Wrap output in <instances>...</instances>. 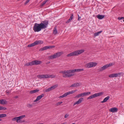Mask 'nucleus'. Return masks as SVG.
Instances as JSON below:
<instances>
[{"instance_id": "2eb2a0df", "label": "nucleus", "mask_w": 124, "mask_h": 124, "mask_svg": "<svg viewBox=\"0 0 124 124\" xmlns=\"http://www.w3.org/2000/svg\"><path fill=\"white\" fill-rule=\"evenodd\" d=\"M117 110L118 109L117 108L115 107L112 108H110L109 110V111H110L112 112H116L117 111Z\"/></svg>"}, {"instance_id": "393cba45", "label": "nucleus", "mask_w": 124, "mask_h": 124, "mask_svg": "<svg viewBox=\"0 0 124 124\" xmlns=\"http://www.w3.org/2000/svg\"><path fill=\"white\" fill-rule=\"evenodd\" d=\"M44 75H37V77L39 79L42 78H45Z\"/></svg>"}, {"instance_id": "ea45409f", "label": "nucleus", "mask_w": 124, "mask_h": 124, "mask_svg": "<svg viewBox=\"0 0 124 124\" xmlns=\"http://www.w3.org/2000/svg\"><path fill=\"white\" fill-rule=\"evenodd\" d=\"M76 87V86L75 84V83L72 84L70 86V87Z\"/></svg>"}, {"instance_id": "49530a36", "label": "nucleus", "mask_w": 124, "mask_h": 124, "mask_svg": "<svg viewBox=\"0 0 124 124\" xmlns=\"http://www.w3.org/2000/svg\"><path fill=\"white\" fill-rule=\"evenodd\" d=\"M6 92L8 94L9 93V92L8 90H7L6 91Z\"/></svg>"}, {"instance_id": "c85d7f7f", "label": "nucleus", "mask_w": 124, "mask_h": 124, "mask_svg": "<svg viewBox=\"0 0 124 124\" xmlns=\"http://www.w3.org/2000/svg\"><path fill=\"white\" fill-rule=\"evenodd\" d=\"M115 63H111L106 65L107 68L114 65Z\"/></svg>"}, {"instance_id": "58836bf2", "label": "nucleus", "mask_w": 124, "mask_h": 124, "mask_svg": "<svg viewBox=\"0 0 124 124\" xmlns=\"http://www.w3.org/2000/svg\"><path fill=\"white\" fill-rule=\"evenodd\" d=\"M62 103V101H61V102H58V103H57L56 104V105L57 106H58V105L61 104Z\"/></svg>"}, {"instance_id": "4c0bfd02", "label": "nucleus", "mask_w": 124, "mask_h": 124, "mask_svg": "<svg viewBox=\"0 0 124 124\" xmlns=\"http://www.w3.org/2000/svg\"><path fill=\"white\" fill-rule=\"evenodd\" d=\"M50 78H53L55 77V76L54 75H50Z\"/></svg>"}, {"instance_id": "37998d69", "label": "nucleus", "mask_w": 124, "mask_h": 124, "mask_svg": "<svg viewBox=\"0 0 124 124\" xmlns=\"http://www.w3.org/2000/svg\"><path fill=\"white\" fill-rule=\"evenodd\" d=\"M30 0H27L26 2L25 3V5H26L27 4L29 1Z\"/></svg>"}, {"instance_id": "de8ad7c7", "label": "nucleus", "mask_w": 124, "mask_h": 124, "mask_svg": "<svg viewBox=\"0 0 124 124\" xmlns=\"http://www.w3.org/2000/svg\"><path fill=\"white\" fill-rule=\"evenodd\" d=\"M74 70L75 72H77V69H75Z\"/></svg>"}, {"instance_id": "e433bc0d", "label": "nucleus", "mask_w": 124, "mask_h": 124, "mask_svg": "<svg viewBox=\"0 0 124 124\" xmlns=\"http://www.w3.org/2000/svg\"><path fill=\"white\" fill-rule=\"evenodd\" d=\"M27 106L29 108H31L32 107V106L31 104H27Z\"/></svg>"}, {"instance_id": "09e8293b", "label": "nucleus", "mask_w": 124, "mask_h": 124, "mask_svg": "<svg viewBox=\"0 0 124 124\" xmlns=\"http://www.w3.org/2000/svg\"><path fill=\"white\" fill-rule=\"evenodd\" d=\"M18 97V96H15V97H14V98H17Z\"/></svg>"}, {"instance_id": "6e6552de", "label": "nucleus", "mask_w": 124, "mask_h": 124, "mask_svg": "<svg viewBox=\"0 0 124 124\" xmlns=\"http://www.w3.org/2000/svg\"><path fill=\"white\" fill-rule=\"evenodd\" d=\"M55 47L54 46H45L39 49V51H41L48 49L52 48Z\"/></svg>"}, {"instance_id": "a878e982", "label": "nucleus", "mask_w": 124, "mask_h": 124, "mask_svg": "<svg viewBox=\"0 0 124 124\" xmlns=\"http://www.w3.org/2000/svg\"><path fill=\"white\" fill-rule=\"evenodd\" d=\"M39 91V90L38 89H36V90L31 91L30 93L31 94L33 93L37 92Z\"/></svg>"}, {"instance_id": "39448f33", "label": "nucleus", "mask_w": 124, "mask_h": 124, "mask_svg": "<svg viewBox=\"0 0 124 124\" xmlns=\"http://www.w3.org/2000/svg\"><path fill=\"white\" fill-rule=\"evenodd\" d=\"M97 64V63L94 62H91L86 63L85 65V67L88 68H92L95 66Z\"/></svg>"}, {"instance_id": "dca6fc26", "label": "nucleus", "mask_w": 124, "mask_h": 124, "mask_svg": "<svg viewBox=\"0 0 124 124\" xmlns=\"http://www.w3.org/2000/svg\"><path fill=\"white\" fill-rule=\"evenodd\" d=\"M107 68V65H104L102 67H101L99 68V69L98 70L99 71H103L104 70L106 69Z\"/></svg>"}, {"instance_id": "423d86ee", "label": "nucleus", "mask_w": 124, "mask_h": 124, "mask_svg": "<svg viewBox=\"0 0 124 124\" xmlns=\"http://www.w3.org/2000/svg\"><path fill=\"white\" fill-rule=\"evenodd\" d=\"M103 93V92H101L98 93H95L92 95L87 98V99H91L97 97L98 96L102 95Z\"/></svg>"}, {"instance_id": "9b49d317", "label": "nucleus", "mask_w": 124, "mask_h": 124, "mask_svg": "<svg viewBox=\"0 0 124 124\" xmlns=\"http://www.w3.org/2000/svg\"><path fill=\"white\" fill-rule=\"evenodd\" d=\"M83 98H80L77 101L75 102L74 103L73 105V106H74L76 104H78L80 103L82 101H83Z\"/></svg>"}, {"instance_id": "0eeeda50", "label": "nucleus", "mask_w": 124, "mask_h": 124, "mask_svg": "<svg viewBox=\"0 0 124 124\" xmlns=\"http://www.w3.org/2000/svg\"><path fill=\"white\" fill-rule=\"evenodd\" d=\"M43 43V42L41 40L36 41L34 43L28 45L27 47H31L32 46H33L39 44H42Z\"/></svg>"}, {"instance_id": "603ef678", "label": "nucleus", "mask_w": 124, "mask_h": 124, "mask_svg": "<svg viewBox=\"0 0 124 124\" xmlns=\"http://www.w3.org/2000/svg\"><path fill=\"white\" fill-rule=\"evenodd\" d=\"M25 122V121H24V120H23V121L22 122Z\"/></svg>"}, {"instance_id": "c756f323", "label": "nucleus", "mask_w": 124, "mask_h": 124, "mask_svg": "<svg viewBox=\"0 0 124 124\" xmlns=\"http://www.w3.org/2000/svg\"><path fill=\"white\" fill-rule=\"evenodd\" d=\"M7 115L5 114H0V118L6 117Z\"/></svg>"}, {"instance_id": "a18cd8bd", "label": "nucleus", "mask_w": 124, "mask_h": 124, "mask_svg": "<svg viewBox=\"0 0 124 124\" xmlns=\"http://www.w3.org/2000/svg\"><path fill=\"white\" fill-rule=\"evenodd\" d=\"M69 116V114H66L64 116V117L65 118H66L68 117Z\"/></svg>"}, {"instance_id": "864d4df0", "label": "nucleus", "mask_w": 124, "mask_h": 124, "mask_svg": "<svg viewBox=\"0 0 124 124\" xmlns=\"http://www.w3.org/2000/svg\"><path fill=\"white\" fill-rule=\"evenodd\" d=\"M44 124L43 123H39V124Z\"/></svg>"}, {"instance_id": "f8f14e48", "label": "nucleus", "mask_w": 124, "mask_h": 124, "mask_svg": "<svg viewBox=\"0 0 124 124\" xmlns=\"http://www.w3.org/2000/svg\"><path fill=\"white\" fill-rule=\"evenodd\" d=\"M74 18V16L73 14H70V17L69 19L66 21V23H68L71 22Z\"/></svg>"}, {"instance_id": "7ed1b4c3", "label": "nucleus", "mask_w": 124, "mask_h": 124, "mask_svg": "<svg viewBox=\"0 0 124 124\" xmlns=\"http://www.w3.org/2000/svg\"><path fill=\"white\" fill-rule=\"evenodd\" d=\"M84 52L83 50H79L72 52L67 55L68 57H71L83 53Z\"/></svg>"}, {"instance_id": "5701e85b", "label": "nucleus", "mask_w": 124, "mask_h": 124, "mask_svg": "<svg viewBox=\"0 0 124 124\" xmlns=\"http://www.w3.org/2000/svg\"><path fill=\"white\" fill-rule=\"evenodd\" d=\"M83 97L89 95L91 94V92H85L83 93H82Z\"/></svg>"}, {"instance_id": "3c124183", "label": "nucleus", "mask_w": 124, "mask_h": 124, "mask_svg": "<svg viewBox=\"0 0 124 124\" xmlns=\"http://www.w3.org/2000/svg\"><path fill=\"white\" fill-rule=\"evenodd\" d=\"M60 98H62V96H60Z\"/></svg>"}, {"instance_id": "f704fd0d", "label": "nucleus", "mask_w": 124, "mask_h": 124, "mask_svg": "<svg viewBox=\"0 0 124 124\" xmlns=\"http://www.w3.org/2000/svg\"><path fill=\"white\" fill-rule=\"evenodd\" d=\"M45 78H50V75L45 74L44 75Z\"/></svg>"}, {"instance_id": "f03ea898", "label": "nucleus", "mask_w": 124, "mask_h": 124, "mask_svg": "<svg viewBox=\"0 0 124 124\" xmlns=\"http://www.w3.org/2000/svg\"><path fill=\"white\" fill-rule=\"evenodd\" d=\"M75 72L74 70H68L62 71V76L63 77H70L73 76L74 74L70 73Z\"/></svg>"}, {"instance_id": "bb28decb", "label": "nucleus", "mask_w": 124, "mask_h": 124, "mask_svg": "<svg viewBox=\"0 0 124 124\" xmlns=\"http://www.w3.org/2000/svg\"><path fill=\"white\" fill-rule=\"evenodd\" d=\"M57 86L58 85H53L51 86L50 88L51 91L56 88L57 87Z\"/></svg>"}, {"instance_id": "6ab92c4d", "label": "nucleus", "mask_w": 124, "mask_h": 124, "mask_svg": "<svg viewBox=\"0 0 124 124\" xmlns=\"http://www.w3.org/2000/svg\"><path fill=\"white\" fill-rule=\"evenodd\" d=\"M12 120L13 121H16L18 123L20 122L18 117H16L12 119Z\"/></svg>"}, {"instance_id": "7c9ffc66", "label": "nucleus", "mask_w": 124, "mask_h": 124, "mask_svg": "<svg viewBox=\"0 0 124 124\" xmlns=\"http://www.w3.org/2000/svg\"><path fill=\"white\" fill-rule=\"evenodd\" d=\"M57 32V31L56 30V28L55 27L54 28V30L53 31V33L54 34H56Z\"/></svg>"}, {"instance_id": "4be33fe9", "label": "nucleus", "mask_w": 124, "mask_h": 124, "mask_svg": "<svg viewBox=\"0 0 124 124\" xmlns=\"http://www.w3.org/2000/svg\"><path fill=\"white\" fill-rule=\"evenodd\" d=\"M32 65H33L32 61L30 62H29L26 63V64L24 65L25 66H31Z\"/></svg>"}, {"instance_id": "412c9836", "label": "nucleus", "mask_w": 124, "mask_h": 124, "mask_svg": "<svg viewBox=\"0 0 124 124\" xmlns=\"http://www.w3.org/2000/svg\"><path fill=\"white\" fill-rule=\"evenodd\" d=\"M102 32V31H101L98 32H96L94 33V37H96L99 35V34L101 33Z\"/></svg>"}, {"instance_id": "c9c22d12", "label": "nucleus", "mask_w": 124, "mask_h": 124, "mask_svg": "<svg viewBox=\"0 0 124 124\" xmlns=\"http://www.w3.org/2000/svg\"><path fill=\"white\" fill-rule=\"evenodd\" d=\"M84 70V69H77V72L81 71H82Z\"/></svg>"}, {"instance_id": "c03bdc74", "label": "nucleus", "mask_w": 124, "mask_h": 124, "mask_svg": "<svg viewBox=\"0 0 124 124\" xmlns=\"http://www.w3.org/2000/svg\"><path fill=\"white\" fill-rule=\"evenodd\" d=\"M123 18H124L123 17H119L118 18V19L119 20H121Z\"/></svg>"}, {"instance_id": "4468645a", "label": "nucleus", "mask_w": 124, "mask_h": 124, "mask_svg": "<svg viewBox=\"0 0 124 124\" xmlns=\"http://www.w3.org/2000/svg\"><path fill=\"white\" fill-rule=\"evenodd\" d=\"M44 96V95L42 94L37 97L36 100L34 101V102H36L38 101L40 99Z\"/></svg>"}, {"instance_id": "8fccbe9b", "label": "nucleus", "mask_w": 124, "mask_h": 124, "mask_svg": "<svg viewBox=\"0 0 124 124\" xmlns=\"http://www.w3.org/2000/svg\"><path fill=\"white\" fill-rule=\"evenodd\" d=\"M67 124V123H63V124Z\"/></svg>"}, {"instance_id": "20e7f679", "label": "nucleus", "mask_w": 124, "mask_h": 124, "mask_svg": "<svg viewBox=\"0 0 124 124\" xmlns=\"http://www.w3.org/2000/svg\"><path fill=\"white\" fill-rule=\"evenodd\" d=\"M62 54V52H59L55 53L54 54L51 55L48 57L49 59H52L59 57Z\"/></svg>"}, {"instance_id": "b1692460", "label": "nucleus", "mask_w": 124, "mask_h": 124, "mask_svg": "<svg viewBox=\"0 0 124 124\" xmlns=\"http://www.w3.org/2000/svg\"><path fill=\"white\" fill-rule=\"evenodd\" d=\"M48 0H46L44 1L40 5V7L42 8L43 7L45 4L47 2Z\"/></svg>"}, {"instance_id": "ddd939ff", "label": "nucleus", "mask_w": 124, "mask_h": 124, "mask_svg": "<svg viewBox=\"0 0 124 124\" xmlns=\"http://www.w3.org/2000/svg\"><path fill=\"white\" fill-rule=\"evenodd\" d=\"M33 65H37L41 63V61L35 60L32 61Z\"/></svg>"}, {"instance_id": "79ce46f5", "label": "nucleus", "mask_w": 124, "mask_h": 124, "mask_svg": "<svg viewBox=\"0 0 124 124\" xmlns=\"http://www.w3.org/2000/svg\"><path fill=\"white\" fill-rule=\"evenodd\" d=\"M78 21H79L80 20V19L81 18V17H80L79 16V15H78Z\"/></svg>"}, {"instance_id": "cd10ccee", "label": "nucleus", "mask_w": 124, "mask_h": 124, "mask_svg": "<svg viewBox=\"0 0 124 124\" xmlns=\"http://www.w3.org/2000/svg\"><path fill=\"white\" fill-rule=\"evenodd\" d=\"M25 116V115H22L21 116H20L18 117L19 119V120H20L21 119L23 118H24Z\"/></svg>"}, {"instance_id": "f257e3e1", "label": "nucleus", "mask_w": 124, "mask_h": 124, "mask_svg": "<svg viewBox=\"0 0 124 124\" xmlns=\"http://www.w3.org/2000/svg\"><path fill=\"white\" fill-rule=\"evenodd\" d=\"M48 23L47 20L42 21L40 23H35L33 27V30L35 32H39L42 29H45L47 27Z\"/></svg>"}, {"instance_id": "5fc2aeb1", "label": "nucleus", "mask_w": 124, "mask_h": 124, "mask_svg": "<svg viewBox=\"0 0 124 124\" xmlns=\"http://www.w3.org/2000/svg\"><path fill=\"white\" fill-rule=\"evenodd\" d=\"M1 120H2L1 119H0V121H1Z\"/></svg>"}, {"instance_id": "2f4dec72", "label": "nucleus", "mask_w": 124, "mask_h": 124, "mask_svg": "<svg viewBox=\"0 0 124 124\" xmlns=\"http://www.w3.org/2000/svg\"><path fill=\"white\" fill-rule=\"evenodd\" d=\"M6 108L2 106H0V110H6Z\"/></svg>"}, {"instance_id": "a19ab883", "label": "nucleus", "mask_w": 124, "mask_h": 124, "mask_svg": "<svg viewBox=\"0 0 124 124\" xmlns=\"http://www.w3.org/2000/svg\"><path fill=\"white\" fill-rule=\"evenodd\" d=\"M75 84L76 87L78 86L79 85V83H75Z\"/></svg>"}, {"instance_id": "72a5a7b5", "label": "nucleus", "mask_w": 124, "mask_h": 124, "mask_svg": "<svg viewBox=\"0 0 124 124\" xmlns=\"http://www.w3.org/2000/svg\"><path fill=\"white\" fill-rule=\"evenodd\" d=\"M51 91V90L50 88V87H49V88H48L46 89L45 90V91L46 92H48Z\"/></svg>"}, {"instance_id": "1a4fd4ad", "label": "nucleus", "mask_w": 124, "mask_h": 124, "mask_svg": "<svg viewBox=\"0 0 124 124\" xmlns=\"http://www.w3.org/2000/svg\"><path fill=\"white\" fill-rule=\"evenodd\" d=\"M121 74V73H118L111 74L109 75V77L110 78L116 77L119 75H120Z\"/></svg>"}, {"instance_id": "473e14b6", "label": "nucleus", "mask_w": 124, "mask_h": 124, "mask_svg": "<svg viewBox=\"0 0 124 124\" xmlns=\"http://www.w3.org/2000/svg\"><path fill=\"white\" fill-rule=\"evenodd\" d=\"M81 97H83L82 93L79 94L76 96V97L78 98H79Z\"/></svg>"}, {"instance_id": "9d476101", "label": "nucleus", "mask_w": 124, "mask_h": 124, "mask_svg": "<svg viewBox=\"0 0 124 124\" xmlns=\"http://www.w3.org/2000/svg\"><path fill=\"white\" fill-rule=\"evenodd\" d=\"M76 91H71L65 93L64 94L62 95V98L66 97L67 95L71 94H73Z\"/></svg>"}, {"instance_id": "a211bd4d", "label": "nucleus", "mask_w": 124, "mask_h": 124, "mask_svg": "<svg viewBox=\"0 0 124 124\" xmlns=\"http://www.w3.org/2000/svg\"><path fill=\"white\" fill-rule=\"evenodd\" d=\"M105 16V15H98L97 16V17L99 19H103L104 17Z\"/></svg>"}, {"instance_id": "aec40b11", "label": "nucleus", "mask_w": 124, "mask_h": 124, "mask_svg": "<svg viewBox=\"0 0 124 124\" xmlns=\"http://www.w3.org/2000/svg\"><path fill=\"white\" fill-rule=\"evenodd\" d=\"M109 98L110 97L109 96H107V97L105 98L104 99L103 101H101V102L102 103H103L106 102L107 101V100L109 99Z\"/></svg>"}, {"instance_id": "f3484780", "label": "nucleus", "mask_w": 124, "mask_h": 124, "mask_svg": "<svg viewBox=\"0 0 124 124\" xmlns=\"http://www.w3.org/2000/svg\"><path fill=\"white\" fill-rule=\"evenodd\" d=\"M7 101L5 100H0V103L2 104H5L7 103Z\"/></svg>"}]
</instances>
